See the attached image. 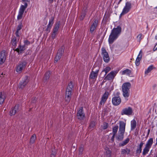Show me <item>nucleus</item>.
<instances>
[{
  "label": "nucleus",
  "instance_id": "1",
  "mask_svg": "<svg viewBox=\"0 0 157 157\" xmlns=\"http://www.w3.org/2000/svg\"><path fill=\"white\" fill-rule=\"evenodd\" d=\"M121 28L120 26H118L116 28H113L112 31L109 38V44H112L118 37L121 33Z\"/></svg>",
  "mask_w": 157,
  "mask_h": 157
},
{
  "label": "nucleus",
  "instance_id": "2",
  "mask_svg": "<svg viewBox=\"0 0 157 157\" xmlns=\"http://www.w3.org/2000/svg\"><path fill=\"white\" fill-rule=\"evenodd\" d=\"M131 86L130 83L128 82L124 83L123 84L122 89L123 95L124 97L128 98L129 96V89Z\"/></svg>",
  "mask_w": 157,
  "mask_h": 157
},
{
  "label": "nucleus",
  "instance_id": "3",
  "mask_svg": "<svg viewBox=\"0 0 157 157\" xmlns=\"http://www.w3.org/2000/svg\"><path fill=\"white\" fill-rule=\"evenodd\" d=\"M28 6V4L27 3H25L24 6L21 5L20 9L18 15L17 16L18 20L21 19L22 17V16L25 10Z\"/></svg>",
  "mask_w": 157,
  "mask_h": 157
},
{
  "label": "nucleus",
  "instance_id": "4",
  "mask_svg": "<svg viewBox=\"0 0 157 157\" xmlns=\"http://www.w3.org/2000/svg\"><path fill=\"white\" fill-rule=\"evenodd\" d=\"M26 62L23 61L21 62L17 67L16 71L19 73L21 72L22 70L25 68L26 65Z\"/></svg>",
  "mask_w": 157,
  "mask_h": 157
},
{
  "label": "nucleus",
  "instance_id": "5",
  "mask_svg": "<svg viewBox=\"0 0 157 157\" xmlns=\"http://www.w3.org/2000/svg\"><path fill=\"white\" fill-rule=\"evenodd\" d=\"M133 113L132 109V108L128 107L123 109L121 112V115H131Z\"/></svg>",
  "mask_w": 157,
  "mask_h": 157
},
{
  "label": "nucleus",
  "instance_id": "6",
  "mask_svg": "<svg viewBox=\"0 0 157 157\" xmlns=\"http://www.w3.org/2000/svg\"><path fill=\"white\" fill-rule=\"evenodd\" d=\"M131 3L130 2H127L126 3L121 15H123L128 13L131 8Z\"/></svg>",
  "mask_w": 157,
  "mask_h": 157
},
{
  "label": "nucleus",
  "instance_id": "7",
  "mask_svg": "<svg viewBox=\"0 0 157 157\" xmlns=\"http://www.w3.org/2000/svg\"><path fill=\"white\" fill-rule=\"evenodd\" d=\"M64 50L63 46H62L58 50L57 54L55 58V61H56V62H57L60 59L63 53Z\"/></svg>",
  "mask_w": 157,
  "mask_h": 157
},
{
  "label": "nucleus",
  "instance_id": "8",
  "mask_svg": "<svg viewBox=\"0 0 157 157\" xmlns=\"http://www.w3.org/2000/svg\"><path fill=\"white\" fill-rule=\"evenodd\" d=\"M29 81L28 76H25L23 78L21 82L20 83V88L21 89L24 88L27 84Z\"/></svg>",
  "mask_w": 157,
  "mask_h": 157
},
{
  "label": "nucleus",
  "instance_id": "9",
  "mask_svg": "<svg viewBox=\"0 0 157 157\" xmlns=\"http://www.w3.org/2000/svg\"><path fill=\"white\" fill-rule=\"evenodd\" d=\"M72 95V91L70 90H66L65 100V102L68 103L70 101L71 96Z\"/></svg>",
  "mask_w": 157,
  "mask_h": 157
},
{
  "label": "nucleus",
  "instance_id": "10",
  "mask_svg": "<svg viewBox=\"0 0 157 157\" xmlns=\"http://www.w3.org/2000/svg\"><path fill=\"white\" fill-rule=\"evenodd\" d=\"M6 57V54L5 51H2L0 53V64H2L5 62Z\"/></svg>",
  "mask_w": 157,
  "mask_h": 157
},
{
  "label": "nucleus",
  "instance_id": "11",
  "mask_svg": "<svg viewBox=\"0 0 157 157\" xmlns=\"http://www.w3.org/2000/svg\"><path fill=\"white\" fill-rule=\"evenodd\" d=\"M112 102L115 105H118L121 102V99L119 97H115L112 98Z\"/></svg>",
  "mask_w": 157,
  "mask_h": 157
},
{
  "label": "nucleus",
  "instance_id": "12",
  "mask_svg": "<svg viewBox=\"0 0 157 157\" xmlns=\"http://www.w3.org/2000/svg\"><path fill=\"white\" fill-rule=\"evenodd\" d=\"M83 108L81 107L78 111L77 116L78 119L80 120H83L85 117V114L82 113Z\"/></svg>",
  "mask_w": 157,
  "mask_h": 157
},
{
  "label": "nucleus",
  "instance_id": "13",
  "mask_svg": "<svg viewBox=\"0 0 157 157\" xmlns=\"http://www.w3.org/2000/svg\"><path fill=\"white\" fill-rule=\"evenodd\" d=\"M51 73V72L50 71L46 72L43 79V82L46 83L47 82L50 78Z\"/></svg>",
  "mask_w": 157,
  "mask_h": 157
},
{
  "label": "nucleus",
  "instance_id": "14",
  "mask_svg": "<svg viewBox=\"0 0 157 157\" xmlns=\"http://www.w3.org/2000/svg\"><path fill=\"white\" fill-rule=\"evenodd\" d=\"M19 109V105H16L15 106L12 108L11 110L10 111V115L11 116L14 115L17 111Z\"/></svg>",
  "mask_w": 157,
  "mask_h": 157
},
{
  "label": "nucleus",
  "instance_id": "15",
  "mask_svg": "<svg viewBox=\"0 0 157 157\" xmlns=\"http://www.w3.org/2000/svg\"><path fill=\"white\" fill-rule=\"evenodd\" d=\"M142 51L141 50L136 60L135 63L137 66H139L140 64V61L141 60L142 56Z\"/></svg>",
  "mask_w": 157,
  "mask_h": 157
},
{
  "label": "nucleus",
  "instance_id": "16",
  "mask_svg": "<svg viewBox=\"0 0 157 157\" xmlns=\"http://www.w3.org/2000/svg\"><path fill=\"white\" fill-rule=\"evenodd\" d=\"M102 54L103 55V59L105 62L107 63L108 62V53L105 48H102Z\"/></svg>",
  "mask_w": 157,
  "mask_h": 157
},
{
  "label": "nucleus",
  "instance_id": "17",
  "mask_svg": "<svg viewBox=\"0 0 157 157\" xmlns=\"http://www.w3.org/2000/svg\"><path fill=\"white\" fill-rule=\"evenodd\" d=\"M117 73V71H112L109 73V80L113 81Z\"/></svg>",
  "mask_w": 157,
  "mask_h": 157
},
{
  "label": "nucleus",
  "instance_id": "18",
  "mask_svg": "<svg viewBox=\"0 0 157 157\" xmlns=\"http://www.w3.org/2000/svg\"><path fill=\"white\" fill-rule=\"evenodd\" d=\"M124 132L125 131L119 130L118 135L117 137V139L118 140L121 141L123 139Z\"/></svg>",
  "mask_w": 157,
  "mask_h": 157
},
{
  "label": "nucleus",
  "instance_id": "19",
  "mask_svg": "<svg viewBox=\"0 0 157 157\" xmlns=\"http://www.w3.org/2000/svg\"><path fill=\"white\" fill-rule=\"evenodd\" d=\"M98 21L96 19L94 20L90 28V31L91 32H93L95 30L98 25Z\"/></svg>",
  "mask_w": 157,
  "mask_h": 157
},
{
  "label": "nucleus",
  "instance_id": "20",
  "mask_svg": "<svg viewBox=\"0 0 157 157\" xmlns=\"http://www.w3.org/2000/svg\"><path fill=\"white\" fill-rule=\"evenodd\" d=\"M108 94H107V92H105V93L102 97L101 100L100 102V104L101 105L102 104H104L105 102L106 101L108 98Z\"/></svg>",
  "mask_w": 157,
  "mask_h": 157
},
{
  "label": "nucleus",
  "instance_id": "21",
  "mask_svg": "<svg viewBox=\"0 0 157 157\" xmlns=\"http://www.w3.org/2000/svg\"><path fill=\"white\" fill-rule=\"evenodd\" d=\"M126 124L122 121H120L119 122V130L121 131H125Z\"/></svg>",
  "mask_w": 157,
  "mask_h": 157
},
{
  "label": "nucleus",
  "instance_id": "22",
  "mask_svg": "<svg viewBox=\"0 0 157 157\" xmlns=\"http://www.w3.org/2000/svg\"><path fill=\"white\" fill-rule=\"evenodd\" d=\"M6 96L5 94L2 92H0V104H2L5 100Z\"/></svg>",
  "mask_w": 157,
  "mask_h": 157
},
{
  "label": "nucleus",
  "instance_id": "23",
  "mask_svg": "<svg viewBox=\"0 0 157 157\" xmlns=\"http://www.w3.org/2000/svg\"><path fill=\"white\" fill-rule=\"evenodd\" d=\"M60 24V22L59 21H58L56 23L55 27L53 29V33H56L58 31V30Z\"/></svg>",
  "mask_w": 157,
  "mask_h": 157
},
{
  "label": "nucleus",
  "instance_id": "24",
  "mask_svg": "<svg viewBox=\"0 0 157 157\" xmlns=\"http://www.w3.org/2000/svg\"><path fill=\"white\" fill-rule=\"evenodd\" d=\"M153 143V139L152 138H150L147 141L145 146L150 148Z\"/></svg>",
  "mask_w": 157,
  "mask_h": 157
},
{
  "label": "nucleus",
  "instance_id": "25",
  "mask_svg": "<svg viewBox=\"0 0 157 157\" xmlns=\"http://www.w3.org/2000/svg\"><path fill=\"white\" fill-rule=\"evenodd\" d=\"M54 18L53 17H52L51 19V20L49 21V24L48 25L47 28L46 29V31H48L49 29H50L52 26L54 21Z\"/></svg>",
  "mask_w": 157,
  "mask_h": 157
},
{
  "label": "nucleus",
  "instance_id": "26",
  "mask_svg": "<svg viewBox=\"0 0 157 157\" xmlns=\"http://www.w3.org/2000/svg\"><path fill=\"white\" fill-rule=\"evenodd\" d=\"M136 126V122L135 119L131 121V130H133L135 129Z\"/></svg>",
  "mask_w": 157,
  "mask_h": 157
},
{
  "label": "nucleus",
  "instance_id": "27",
  "mask_svg": "<svg viewBox=\"0 0 157 157\" xmlns=\"http://www.w3.org/2000/svg\"><path fill=\"white\" fill-rule=\"evenodd\" d=\"M108 13H107V12H106L105 14L102 21V24H106L108 19Z\"/></svg>",
  "mask_w": 157,
  "mask_h": 157
},
{
  "label": "nucleus",
  "instance_id": "28",
  "mask_svg": "<svg viewBox=\"0 0 157 157\" xmlns=\"http://www.w3.org/2000/svg\"><path fill=\"white\" fill-rule=\"evenodd\" d=\"M74 85L73 84V82L71 81L69 83L66 90L72 91Z\"/></svg>",
  "mask_w": 157,
  "mask_h": 157
},
{
  "label": "nucleus",
  "instance_id": "29",
  "mask_svg": "<svg viewBox=\"0 0 157 157\" xmlns=\"http://www.w3.org/2000/svg\"><path fill=\"white\" fill-rule=\"evenodd\" d=\"M98 72V71L96 72L92 71L90 75V78L91 79H94L97 76Z\"/></svg>",
  "mask_w": 157,
  "mask_h": 157
},
{
  "label": "nucleus",
  "instance_id": "30",
  "mask_svg": "<svg viewBox=\"0 0 157 157\" xmlns=\"http://www.w3.org/2000/svg\"><path fill=\"white\" fill-rule=\"evenodd\" d=\"M36 135L35 134H33L31 136L29 141L30 144H32L34 143L36 139Z\"/></svg>",
  "mask_w": 157,
  "mask_h": 157
},
{
  "label": "nucleus",
  "instance_id": "31",
  "mask_svg": "<svg viewBox=\"0 0 157 157\" xmlns=\"http://www.w3.org/2000/svg\"><path fill=\"white\" fill-rule=\"evenodd\" d=\"M130 150L127 148H126L125 149H122L121 151V154L124 155V154H129L130 153Z\"/></svg>",
  "mask_w": 157,
  "mask_h": 157
},
{
  "label": "nucleus",
  "instance_id": "32",
  "mask_svg": "<svg viewBox=\"0 0 157 157\" xmlns=\"http://www.w3.org/2000/svg\"><path fill=\"white\" fill-rule=\"evenodd\" d=\"M150 148L145 146V147L143 149L142 154L143 155H145L147 154L149 151Z\"/></svg>",
  "mask_w": 157,
  "mask_h": 157
},
{
  "label": "nucleus",
  "instance_id": "33",
  "mask_svg": "<svg viewBox=\"0 0 157 157\" xmlns=\"http://www.w3.org/2000/svg\"><path fill=\"white\" fill-rule=\"evenodd\" d=\"M131 71L129 69H127L126 70L123 71L122 72V75L124 74H127V75H129L131 73Z\"/></svg>",
  "mask_w": 157,
  "mask_h": 157
},
{
  "label": "nucleus",
  "instance_id": "34",
  "mask_svg": "<svg viewBox=\"0 0 157 157\" xmlns=\"http://www.w3.org/2000/svg\"><path fill=\"white\" fill-rule=\"evenodd\" d=\"M155 67H154L153 65H151L150 66L147 68V70L145 71V74H147L149 72L153 69L155 68Z\"/></svg>",
  "mask_w": 157,
  "mask_h": 157
},
{
  "label": "nucleus",
  "instance_id": "35",
  "mask_svg": "<svg viewBox=\"0 0 157 157\" xmlns=\"http://www.w3.org/2000/svg\"><path fill=\"white\" fill-rule=\"evenodd\" d=\"M11 42L13 45L14 46V48H15L17 44V39L15 37L13 38Z\"/></svg>",
  "mask_w": 157,
  "mask_h": 157
},
{
  "label": "nucleus",
  "instance_id": "36",
  "mask_svg": "<svg viewBox=\"0 0 157 157\" xmlns=\"http://www.w3.org/2000/svg\"><path fill=\"white\" fill-rule=\"evenodd\" d=\"M129 139L128 138H127L121 144V146H124L127 144L129 141Z\"/></svg>",
  "mask_w": 157,
  "mask_h": 157
},
{
  "label": "nucleus",
  "instance_id": "37",
  "mask_svg": "<svg viewBox=\"0 0 157 157\" xmlns=\"http://www.w3.org/2000/svg\"><path fill=\"white\" fill-rule=\"evenodd\" d=\"M118 128V126H115L113 128V133L114 135H115L117 131V130Z\"/></svg>",
  "mask_w": 157,
  "mask_h": 157
},
{
  "label": "nucleus",
  "instance_id": "38",
  "mask_svg": "<svg viewBox=\"0 0 157 157\" xmlns=\"http://www.w3.org/2000/svg\"><path fill=\"white\" fill-rule=\"evenodd\" d=\"M108 72V67H106L102 71L101 74L103 75H105Z\"/></svg>",
  "mask_w": 157,
  "mask_h": 157
},
{
  "label": "nucleus",
  "instance_id": "39",
  "mask_svg": "<svg viewBox=\"0 0 157 157\" xmlns=\"http://www.w3.org/2000/svg\"><path fill=\"white\" fill-rule=\"evenodd\" d=\"M95 126V122L92 121L91 122L89 125V128L90 129L93 128Z\"/></svg>",
  "mask_w": 157,
  "mask_h": 157
},
{
  "label": "nucleus",
  "instance_id": "40",
  "mask_svg": "<svg viewBox=\"0 0 157 157\" xmlns=\"http://www.w3.org/2000/svg\"><path fill=\"white\" fill-rule=\"evenodd\" d=\"M19 47L20 49V53H21L25 49V45L21 46V45H20Z\"/></svg>",
  "mask_w": 157,
  "mask_h": 157
},
{
  "label": "nucleus",
  "instance_id": "41",
  "mask_svg": "<svg viewBox=\"0 0 157 157\" xmlns=\"http://www.w3.org/2000/svg\"><path fill=\"white\" fill-rule=\"evenodd\" d=\"M86 15V13L85 12H84L83 13H82L80 17V20H83L85 17Z\"/></svg>",
  "mask_w": 157,
  "mask_h": 157
},
{
  "label": "nucleus",
  "instance_id": "42",
  "mask_svg": "<svg viewBox=\"0 0 157 157\" xmlns=\"http://www.w3.org/2000/svg\"><path fill=\"white\" fill-rule=\"evenodd\" d=\"M83 147L82 146H80L79 148V155H82L83 151Z\"/></svg>",
  "mask_w": 157,
  "mask_h": 157
},
{
  "label": "nucleus",
  "instance_id": "43",
  "mask_svg": "<svg viewBox=\"0 0 157 157\" xmlns=\"http://www.w3.org/2000/svg\"><path fill=\"white\" fill-rule=\"evenodd\" d=\"M142 34H140L138 35L137 36V38L138 39V40L140 42L141 40L142 39Z\"/></svg>",
  "mask_w": 157,
  "mask_h": 157
},
{
  "label": "nucleus",
  "instance_id": "44",
  "mask_svg": "<svg viewBox=\"0 0 157 157\" xmlns=\"http://www.w3.org/2000/svg\"><path fill=\"white\" fill-rule=\"evenodd\" d=\"M142 151V148H137L136 151V153L140 154L141 153Z\"/></svg>",
  "mask_w": 157,
  "mask_h": 157
},
{
  "label": "nucleus",
  "instance_id": "45",
  "mask_svg": "<svg viewBox=\"0 0 157 157\" xmlns=\"http://www.w3.org/2000/svg\"><path fill=\"white\" fill-rule=\"evenodd\" d=\"M22 26V25L21 24L19 25L17 27V31H19V30H20L21 29Z\"/></svg>",
  "mask_w": 157,
  "mask_h": 157
},
{
  "label": "nucleus",
  "instance_id": "46",
  "mask_svg": "<svg viewBox=\"0 0 157 157\" xmlns=\"http://www.w3.org/2000/svg\"><path fill=\"white\" fill-rule=\"evenodd\" d=\"M144 144V143H143V141H141L139 145L138 148H142Z\"/></svg>",
  "mask_w": 157,
  "mask_h": 157
},
{
  "label": "nucleus",
  "instance_id": "47",
  "mask_svg": "<svg viewBox=\"0 0 157 157\" xmlns=\"http://www.w3.org/2000/svg\"><path fill=\"white\" fill-rule=\"evenodd\" d=\"M76 148H77V146H76L75 145H72V149H73V150L74 151H75L76 149Z\"/></svg>",
  "mask_w": 157,
  "mask_h": 157
},
{
  "label": "nucleus",
  "instance_id": "48",
  "mask_svg": "<svg viewBox=\"0 0 157 157\" xmlns=\"http://www.w3.org/2000/svg\"><path fill=\"white\" fill-rule=\"evenodd\" d=\"M56 154V151H54L53 153L51 154L50 157H55Z\"/></svg>",
  "mask_w": 157,
  "mask_h": 157
},
{
  "label": "nucleus",
  "instance_id": "49",
  "mask_svg": "<svg viewBox=\"0 0 157 157\" xmlns=\"http://www.w3.org/2000/svg\"><path fill=\"white\" fill-rule=\"evenodd\" d=\"M24 43L25 45H29L30 44V42L28 40H25L24 41Z\"/></svg>",
  "mask_w": 157,
  "mask_h": 157
},
{
  "label": "nucleus",
  "instance_id": "50",
  "mask_svg": "<svg viewBox=\"0 0 157 157\" xmlns=\"http://www.w3.org/2000/svg\"><path fill=\"white\" fill-rule=\"evenodd\" d=\"M107 128V123H105L104 124V125L103 126V129H105Z\"/></svg>",
  "mask_w": 157,
  "mask_h": 157
},
{
  "label": "nucleus",
  "instance_id": "51",
  "mask_svg": "<svg viewBox=\"0 0 157 157\" xmlns=\"http://www.w3.org/2000/svg\"><path fill=\"white\" fill-rule=\"evenodd\" d=\"M108 147H106L105 148V155L106 156H107V155H108V154H107V151H108Z\"/></svg>",
  "mask_w": 157,
  "mask_h": 157
},
{
  "label": "nucleus",
  "instance_id": "52",
  "mask_svg": "<svg viewBox=\"0 0 157 157\" xmlns=\"http://www.w3.org/2000/svg\"><path fill=\"white\" fill-rule=\"evenodd\" d=\"M56 33H53V34L52 35V37L53 39H54L55 38L56 36Z\"/></svg>",
  "mask_w": 157,
  "mask_h": 157
},
{
  "label": "nucleus",
  "instance_id": "53",
  "mask_svg": "<svg viewBox=\"0 0 157 157\" xmlns=\"http://www.w3.org/2000/svg\"><path fill=\"white\" fill-rule=\"evenodd\" d=\"M14 51H16L18 53H19V52H20V49H19V48H16V49Z\"/></svg>",
  "mask_w": 157,
  "mask_h": 157
},
{
  "label": "nucleus",
  "instance_id": "54",
  "mask_svg": "<svg viewBox=\"0 0 157 157\" xmlns=\"http://www.w3.org/2000/svg\"><path fill=\"white\" fill-rule=\"evenodd\" d=\"M115 135H114V134H113V135L112 137V138H111V140H112V141H113V140H114V136H115Z\"/></svg>",
  "mask_w": 157,
  "mask_h": 157
},
{
  "label": "nucleus",
  "instance_id": "55",
  "mask_svg": "<svg viewBox=\"0 0 157 157\" xmlns=\"http://www.w3.org/2000/svg\"><path fill=\"white\" fill-rule=\"evenodd\" d=\"M109 157L111 156V152L109 150Z\"/></svg>",
  "mask_w": 157,
  "mask_h": 157
},
{
  "label": "nucleus",
  "instance_id": "56",
  "mask_svg": "<svg viewBox=\"0 0 157 157\" xmlns=\"http://www.w3.org/2000/svg\"><path fill=\"white\" fill-rule=\"evenodd\" d=\"M157 44H156L155 47L153 49L154 51H155L157 50V47L156 48H155L156 46L157 45Z\"/></svg>",
  "mask_w": 157,
  "mask_h": 157
},
{
  "label": "nucleus",
  "instance_id": "57",
  "mask_svg": "<svg viewBox=\"0 0 157 157\" xmlns=\"http://www.w3.org/2000/svg\"><path fill=\"white\" fill-rule=\"evenodd\" d=\"M36 98H33V101H32L33 102V103L35 102H36Z\"/></svg>",
  "mask_w": 157,
  "mask_h": 157
},
{
  "label": "nucleus",
  "instance_id": "58",
  "mask_svg": "<svg viewBox=\"0 0 157 157\" xmlns=\"http://www.w3.org/2000/svg\"><path fill=\"white\" fill-rule=\"evenodd\" d=\"M18 31H17V30L16 32V35L17 36H19V35H18Z\"/></svg>",
  "mask_w": 157,
  "mask_h": 157
},
{
  "label": "nucleus",
  "instance_id": "59",
  "mask_svg": "<svg viewBox=\"0 0 157 157\" xmlns=\"http://www.w3.org/2000/svg\"><path fill=\"white\" fill-rule=\"evenodd\" d=\"M113 85H112L111 87L110 91L113 90Z\"/></svg>",
  "mask_w": 157,
  "mask_h": 157
},
{
  "label": "nucleus",
  "instance_id": "60",
  "mask_svg": "<svg viewBox=\"0 0 157 157\" xmlns=\"http://www.w3.org/2000/svg\"><path fill=\"white\" fill-rule=\"evenodd\" d=\"M108 76V75H106V77H105V78H104L103 82H104V80H106V79H108V77H107V76Z\"/></svg>",
  "mask_w": 157,
  "mask_h": 157
},
{
  "label": "nucleus",
  "instance_id": "61",
  "mask_svg": "<svg viewBox=\"0 0 157 157\" xmlns=\"http://www.w3.org/2000/svg\"><path fill=\"white\" fill-rule=\"evenodd\" d=\"M150 132V129H148V132H147V136H148V135L149 134Z\"/></svg>",
  "mask_w": 157,
  "mask_h": 157
},
{
  "label": "nucleus",
  "instance_id": "62",
  "mask_svg": "<svg viewBox=\"0 0 157 157\" xmlns=\"http://www.w3.org/2000/svg\"><path fill=\"white\" fill-rule=\"evenodd\" d=\"M32 109V108H30V109H29V112Z\"/></svg>",
  "mask_w": 157,
  "mask_h": 157
},
{
  "label": "nucleus",
  "instance_id": "63",
  "mask_svg": "<svg viewBox=\"0 0 157 157\" xmlns=\"http://www.w3.org/2000/svg\"><path fill=\"white\" fill-rule=\"evenodd\" d=\"M155 39L157 40V35L155 36Z\"/></svg>",
  "mask_w": 157,
  "mask_h": 157
},
{
  "label": "nucleus",
  "instance_id": "64",
  "mask_svg": "<svg viewBox=\"0 0 157 157\" xmlns=\"http://www.w3.org/2000/svg\"><path fill=\"white\" fill-rule=\"evenodd\" d=\"M154 157H157V154H156L155 155V156Z\"/></svg>",
  "mask_w": 157,
  "mask_h": 157
}]
</instances>
